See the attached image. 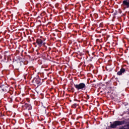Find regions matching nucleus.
Segmentation results:
<instances>
[{
	"label": "nucleus",
	"instance_id": "obj_1",
	"mask_svg": "<svg viewBox=\"0 0 129 129\" xmlns=\"http://www.w3.org/2000/svg\"><path fill=\"white\" fill-rule=\"evenodd\" d=\"M75 87L77 90H83V89L85 90L86 85H85V84L82 83L79 84L75 85Z\"/></svg>",
	"mask_w": 129,
	"mask_h": 129
},
{
	"label": "nucleus",
	"instance_id": "obj_2",
	"mask_svg": "<svg viewBox=\"0 0 129 129\" xmlns=\"http://www.w3.org/2000/svg\"><path fill=\"white\" fill-rule=\"evenodd\" d=\"M122 124V122L120 121H116L113 123V124H111V127L112 128H114L117 125H121Z\"/></svg>",
	"mask_w": 129,
	"mask_h": 129
},
{
	"label": "nucleus",
	"instance_id": "obj_3",
	"mask_svg": "<svg viewBox=\"0 0 129 129\" xmlns=\"http://www.w3.org/2000/svg\"><path fill=\"white\" fill-rule=\"evenodd\" d=\"M122 7L123 8H129V1L128 0H124L122 2Z\"/></svg>",
	"mask_w": 129,
	"mask_h": 129
},
{
	"label": "nucleus",
	"instance_id": "obj_4",
	"mask_svg": "<svg viewBox=\"0 0 129 129\" xmlns=\"http://www.w3.org/2000/svg\"><path fill=\"white\" fill-rule=\"evenodd\" d=\"M36 43L39 47H41V46H42V44H43V41H42L41 39H38L36 40Z\"/></svg>",
	"mask_w": 129,
	"mask_h": 129
},
{
	"label": "nucleus",
	"instance_id": "obj_5",
	"mask_svg": "<svg viewBox=\"0 0 129 129\" xmlns=\"http://www.w3.org/2000/svg\"><path fill=\"white\" fill-rule=\"evenodd\" d=\"M24 107H25V108H28V110H31V109H32V106L28 104H25L24 105Z\"/></svg>",
	"mask_w": 129,
	"mask_h": 129
},
{
	"label": "nucleus",
	"instance_id": "obj_6",
	"mask_svg": "<svg viewBox=\"0 0 129 129\" xmlns=\"http://www.w3.org/2000/svg\"><path fill=\"white\" fill-rule=\"evenodd\" d=\"M124 71H125V70H124V69H121L120 71H119L117 73V75H121L122 74V73H123V72H124Z\"/></svg>",
	"mask_w": 129,
	"mask_h": 129
},
{
	"label": "nucleus",
	"instance_id": "obj_7",
	"mask_svg": "<svg viewBox=\"0 0 129 129\" xmlns=\"http://www.w3.org/2000/svg\"><path fill=\"white\" fill-rule=\"evenodd\" d=\"M1 87L2 88L3 91H6V90H7V88H8V87H7L5 85L1 86Z\"/></svg>",
	"mask_w": 129,
	"mask_h": 129
},
{
	"label": "nucleus",
	"instance_id": "obj_8",
	"mask_svg": "<svg viewBox=\"0 0 129 129\" xmlns=\"http://www.w3.org/2000/svg\"><path fill=\"white\" fill-rule=\"evenodd\" d=\"M36 81H37V84H40V79H37Z\"/></svg>",
	"mask_w": 129,
	"mask_h": 129
},
{
	"label": "nucleus",
	"instance_id": "obj_9",
	"mask_svg": "<svg viewBox=\"0 0 129 129\" xmlns=\"http://www.w3.org/2000/svg\"><path fill=\"white\" fill-rule=\"evenodd\" d=\"M76 106H77V104H74L73 106V107H76Z\"/></svg>",
	"mask_w": 129,
	"mask_h": 129
},
{
	"label": "nucleus",
	"instance_id": "obj_10",
	"mask_svg": "<svg viewBox=\"0 0 129 129\" xmlns=\"http://www.w3.org/2000/svg\"><path fill=\"white\" fill-rule=\"evenodd\" d=\"M43 45H45V43H43Z\"/></svg>",
	"mask_w": 129,
	"mask_h": 129
}]
</instances>
